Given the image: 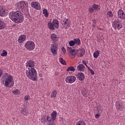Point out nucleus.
I'll use <instances>...</instances> for the list:
<instances>
[{"mask_svg": "<svg viewBox=\"0 0 125 125\" xmlns=\"http://www.w3.org/2000/svg\"><path fill=\"white\" fill-rule=\"evenodd\" d=\"M26 66L29 67L26 71V75L29 79L33 81V82H38V73L37 70L35 69V62L31 61L27 62Z\"/></svg>", "mask_w": 125, "mask_h": 125, "instance_id": "f257e3e1", "label": "nucleus"}, {"mask_svg": "<svg viewBox=\"0 0 125 125\" xmlns=\"http://www.w3.org/2000/svg\"><path fill=\"white\" fill-rule=\"evenodd\" d=\"M9 17L12 20L14 21L15 23L17 24H20V23H22L24 21V17L23 14L19 11L16 12H11L9 14Z\"/></svg>", "mask_w": 125, "mask_h": 125, "instance_id": "f03ea898", "label": "nucleus"}, {"mask_svg": "<svg viewBox=\"0 0 125 125\" xmlns=\"http://www.w3.org/2000/svg\"><path fill=\"white\" fill-rule=\"evenodd\" d=\"M3 82H5L6 87H12L14 85V82L12 76L5 73L2 77Z\"/></svg>", "mask_w": 125, "mask_h": 125, "instance_id": "7ed1b4c3", "label": "nucleus"}, {"mask_svg": "<svg viewBox=\"0 0 125 125\" xmlns=\"http://www.w3.org/2000/svg\"><path fill=\"white\" fill-rule=\"evenodd\" d=\"M51 39L53 41V44H51V51L53 54L55 55L57 54V51L58 50V43H57V35L55 34H52L51 35Z\"/></svg>", "mask_w": 125, "mask_h": 125, "instance_id": "20e7f679", "label": "nucleus"}, {"mask_svg": "<svg viewBox=\"0 0 125 125\" xmlns=\"http://www.w3.org/2000/svg\"><path fill=\"white\" fill-rule=\"evenodd\" d=\"M112 27H113L115 30H121L123 28L122 21H120L119 19L114 20L112 22Z\"/></svg>", "mask_w": 125, "mask_h": 125, "instance_id": "39448f33", "label": "nucleus"}, {"mask_svg": "<svg viewBox=\"0 0 125 125\" xmlns=\"http://www.w3.org/2000/svg\"><path fill=\"white\" fill-rule=\"evenodd\" d=\"M24 46L27 50H33L35 47V42L31 41H27L25 43Z\"/></svg>", "mask_w": 125, "mask_h": 125, "instance_id": "423d86ee", "label": "nucleus"}, {"mask_svg": "<svg viewBox=\"0 0 125 125\" xmlns=\"http://www.w3.org/2000/svg\"><path fill=\"white\" fill-rule=\"evenodd\" d=\"M61 24L64 29H68L71 26V21L67 18H64L61 21Z\"/></svg>", "mask_w": 125, "mask_h": 125, "instance_id": "0eeeda50", "label": "nucleus"}, {"mask_svg": "<svg viewBox=\"0 0 125 125\" xmlns=\"http://www.w3.org/2000/svg\"><path fill=\"white\" fill-rule=\"evenodd\" d=\"M68 51H69V56L70 58H75L76 57V55H77V50L76 49H73L71 47H67Z\"/></svg>", "mask_w": 125, "mask_h": 125, "instance_id": "6e6552de", "label": "nucleus"}, {"mask_svg": "<svg viewBox=\"0 0 125 125\" xmlns=\"http://www.w3.org/2000/svg\"><path fill=\"white\" fill-rule=\"evenodd\" d=\"M17 9L18 10H23L25 6H27L28 3L24 1H21L20 3H17Z\"/></svg>", "mask_w": 125, "mask_h": 125, "instance_id": "1a4fd4ad", "label": "nucleus"}, {"mask_svg": "<svg viewBox=\"0 0 125 125\" xmlns=\"http://www.w3.org/2000/svg\"><path fill=\"white\" fill-rule=\"evenodd\" d=\"M65 82L67 83H73L76 82V77L68 76L65 78Z\"/></svg>", "mask_w": 125, "mask_h": 125, "instance_id": "9d476101", "label": "nucleus"}, {"mask_svg": "<svg viewBox=\"0 0 125 125\" xmlns=\"http://www.w3.org/2000/svg\"><path fill=\"white\" fill-rule=\"evenodd\" d=\"M85 51L83 48H81L76 50V53L78 57H83L84 55Z\"/></svg>", "mask_w": 125, "mask_h": 125, "instance_id": "9b49d317", "label": "nucleus"}, {"mask_svg": "<svg viewBox=\"0 0 125 125\" xmlns=\"http://www.w3.org/2000/svg\"><path fill=\"white\" fill-rule=\"evenodd\" d=\"M116 107L117 110L119 111H124V104L121 102H117L116 103Z\"/></svg>", "mask_w": 125, "mask_h": 125, "instance_id": "f8f14e48", "label": "nucleus"}, {"mask_svg": "<svg viewBox=\"0 0 125 125\" xmlns=\"http://www.w3.org/2000/svg\"><path fill=\"white\" fill-rule=\"evenodd\" d=\"M76 77L79 81L81 82H83L84 81V79L85 77L84 76V74L82 72H78L76 75Z\"/></svg>", "mask_w": 125, "mask_h": 125, "instance_id": "ddd939ff", "label": "nucleus"}, {"mask_svg": "<svg viewBox=\"0 0 125 125\" xmlns=\"http://www.w3.org/2000/svg\"><path fill=\"white\" fill-rule=\"evenodd\" d=\"M31 5L32 7L35 8V9H37V10H40V9H41V6L38 2H32L31 3Z\"/></svg>", "mask_w": 125, "mask_h": 125, "instance_id": "4468645a", "label": "nucleus"}, {"mask_svg": "<svg viewBox=\"0 0 125 125\" xmlns=\"http://www.w3.org/2000/svg\"><path fill=\"white\" fill-rule=\"evenodd\" d=\"M118 16L120 19H125V14L124 11L119 10L118 12Z\"/></svg>", "mask_w": 125, "mask_h": 125, "instance_id": "2eb2a0df", "label": "nucleus"}, {"mask_svg": "<svg viewBox=\"0 0 125 125\" xmlns=\"http://www.w3.org/2000/svg\"><path fill=\"white\" fill-rule=\"evenodd\" d=\"M5 11H6V9L4 8L3 6H0V16L3 17V16H5Z\"/></svg>", "mask_w": 125, "mask_h": 125, "instance_id": "dca6fc26", "label": "nucleus"}, {"mask_svg": "<svg viewBox=\"0 0 125 125\" xmlns=\"http://www.w3.org/2000/svg\"><path fill=\"white\" fill-rule=\"evenodd\" d=\"M51 120V117H49L48 116L45 115L43 117L42 119V123H46V122H49Z\"/></svg>", "mask_w": 125, "mask_h": 125, "instance_id": "f3484780", "label": "nucleus"}, {"mask_svg": "<svg viewBox=\"0 0 125 125\" xmlns=\"http://www.w3.org/2000/svg\"><path fill=\"white\" fill-rule=\"evenodd\" d=\"M26 41V36L25 35H21L20 36L18 42L20 43H22V42H23Z\"/></svg>", "mask_w": 125, "mask_h": 125, "instance_id": "a211bd4d", "label": "nucleus"}, {"mask_svg": "<svg viewBox=\"0 0 125 125\" xmlns=\"http://www.w3.org/2000/svg\"><path fill=\"white\" fill-rule=\"evenodd\" d=\"M52 23L55 28L58 29V27H59V21H58V20L55 19L53 20Z\"/></svg>", "mask_w": 125, "mask_h": 125, "instance_id": "6ab92c4d", "label": "nucleus"}, {"mask_svg": "<svg viewBox=\"0 0 125 125\" xmlns=\"http://www.w3.org/2000/svg\"><path fill=\"white\" fill-rule=\"evenodd\" d=\"M77 68L79 71H81V72H83L84 71V69H85V67L83 64H80L77 66Z\"/></svg>", "mask_w": 125, "mask_h": 125, "instance_id": "aec40b11", "label": "nucleus"}, {"mask_svg": "<svg viewBox=\"0 0 125 125\" xmlns=\"http://www.w3.org/2000/svg\"><path fill=\"white\" fill-rule=\"evenodd\" d=\"M82 95H83V96H85V97H87V96H88V91L85 88L82 90Z\"/></svg>", "mask_w": 125, "mask_h": 125, "instance_id": "412c9836", "label": "nucleus"}, {"mask_svg": "<svg viewBox=\"0 0 125 125\" xmlns=\"http://www.w3.org/2000/svg\"><path fill=\"white\" fill-rule=\"evenodd\" d=\"M57 116V112H56V111H54L52 114H51V120L52 121H55V120H56V117Z\"/></svg>", "mask_w": 125, "mask_h": 125, "instance_id": "4be33fe9", "label": "nucleus"}, {"mask_svg": "<svg viewBox=\"0 0 125 125\" xmlns=\"http://www.w3.org/2000/svg\"><path fill=\"white\" fill-rule=\"evenodd\" d=\"M54 25L51 22H49L48 23V27L49 29L51 30L52 31H54L55 30V28L54 27Z\"/></svg>", "mask_w": 125, "mask_h": 125, "instance_id": "5701e85b", "label": "nucleus"}, {"mask_svg": "<svg viewBox=\"0 0 125 125\" xmlns=\"http://www.w3.org/2000/svg\"><path fill=\"white\" fill-rule=\"evenodd\" d=\"M5 28V23L4 21L0 20V30H2Z\"/></svg>", "mask_w": 125, "mask_h": 125, "instance_id": "b1692460", "label": "nucleus"}, {"mask_svg": "<svg viewBox=\"0 0 125 125\" xmlns=\"http://www.w3.org/2000/svg\"><path fill=\"white\" fill-rule=\"evenodd\" d=\"M73 41H74V43H75V44H77L78 45H80L81 44V40H80V39H74Z\"/></svg>", "mask_w": 125, "mask_h": 125, "instance_id": "393cba45", "label": "nucleus"}, {"mask_svg": "<svg viewBox=\"0 0 125 125\" xmlns=\"http://www.w3.org/2000/svg\"><path fill=\"white\" fill-rule=\"evenodd\" d=\"M57 94V90H54L51 94V97L52 98H55L56 97V95Z\"/></svg>", "mask_w": 125, "mask_h": 125, "instance_id": "a878e982", "label": "nucleus"}, {"mask_svg": "<svg viewBox=\"0 0 125 125\" xmlns=\"http://www.w3.org/2000/svg\"><path fill=\"white\" fill-rule=\"evenodd\" d=\"M99 54H100V51L97 50L96 52H95L93 54L94 58H97V57L99 56Z\"/></svg>", "mask_w": 125, "mask_h": 125, "instance_id": "bb28decb", "label": "nucleus"}, {"mask_svg": "<svg viewBox=\"0 0 125 125\" xmlns=\"http://www.w3.org/2000/svg\"><path fill=\"white\" fill-rule=\"evenodd\" d=\"M76 69L74 68V66H69L66 69L67 72H69V71H71V72H75Z\"/></svg>", "mask_w": 125, "mask_h": 125, "instance_id": "cd10ccee", "label": "nucleus"}, {"mask_svg": "<svg viewBox=\"0 0 125 125\" xmlns=\"http://www.w3.org/2000/svg\"><path fill=\"white\" fill-rule=\"evenodd\" d=\"M59 61L61 64H62V65H66V61L64 60L62 58H59Z\"/></svg>", "mask_w": 125, "mask_h": 125, "instance_id": "c85d7f7f", "label": "nucleus"}, {"mask_svg": "<svg viewBox=\"0 0 125 125\" xmlns=\"http://www.w3.org/2000/svg\"><path fill=\"white\" fill-rule=\"evenodd\" d=\"M21 113L24 116H27L28 110L26 108H23L21 110Z\"/></svg>", "mask_w": 125, "mask_h": 125, "instance_id": "c756f323", "label": "nucleus"}, {"mask_svg": "<svg viewBox=\"0 0 125 125\" xmlns=\"http://www.w3.org/2000/svg\"><path fill=\"white\" fill-rule=\"evenodd\" d=\"M76 125H86V124L83 121H79L76 123Z\"/></svg>", "mask_w": 125, "mask_h": 125, "instance_id": "7c9ffc66", "label": "nucleus"}, {"mask_svg": "<svg viewBox=\"0 0 125 125\" xmlns=\"http://www.w3.org/2000/svg\"><path fill=\"white\" fill-rule=\"evenodd\" d=\"M43 14L44 15L45 17H48V12H47V10H46V9H44L43 10Z\"/></svg>", "mask_w": 125, "mask_h": 125, "instance_id": "2f4dec72", "label": "nucleus"}, {"mask_svg": "<svg viewBox=\"0 0 125 125\" xmlns=\"http://www.w3.org/2000/svg\"><path fill=\"white\" fill-rule=\"evenodd\" d=\"M69 44L70 46H74V45H75V44H76L75 43V41L74 40H73V41H70L69 42Z\"/></svg>", "mask_w": 125, "mask_h": 125, "instance_id": "473e14b6", "label": "nucleus"}, {"mask_svg": "<svg viewBox=\"0 0 125 125\" xmlns=\"http://www.w3.org/2000/svg\"><path fill=\"white\" fill-rule=\"evenodd\" d=\"M1 56H6L7 55V51H5V50H3V53H1Z\"/></svg>", "mask_w": 125, "mask_h": 125, "instance_id": "72a5a7b5", "label": "nucleus"}, {"mask_svg": "<svg viewBox=\"0 0 125 125\" xmlns=\"http://www.w3.org/2000/svg\"><path fill=\"white\" fill-rule=\"evenodd\" d=\"M47 125H55V124L54 123V122H53V121H52L51 119L50 121H48Z\"/></svg>", "mask_w": 125, "mask_h": 125, "instance_id": "f704fd0d", "label": "nucleus"}, {"mask_svg": "<svg viewBox=\"0 0 125 125\" xmlns=\"http://www.w3.org/2000/svg\"><path fill=\"white\" fill-rule=\"evenodd\" d=\"M107 15L109 17H113V13H112V11H109L107 13Z\"/></svg>", "mask_w": 125, "mask_h": 125, "instance_id": "c9c22d12", "label": "nucleus"}, {"mask_svg": "<svg viewBox=\"0 0 125 125\" xmlns=\"http://www.w3.org/2000/svg\"><path fill=\"white\" fill-rule=\"evenodd\" d=\"M92 7L94 10H96V9H98V5L97 4H93L92 6Z\"/></svg>", "mask_w": 125, "mask_h": 125, "instance_id": "e433bc0d", "label": "nucleus"}, {"mask_svg": "<svg viewBox=\"0 0 125 125\" xmlns=\"http://www.w3.org/2000/svg\"><path fill=\"white\" fill-rule=\"evenodd\" d=\"M88 69L90 72L91 75H94V71L93 70L91 69L90 67H88Z\"/></svg>", "mask_w": 125, "mask_h": 125, "instance_id": "4c0bfd02", "label": "nucleus"}, {"mask_svg": "<svg viewBox=\"0 0 125 125\" xmlns=\"http://www.w3.org/2000/svg\"><path fill=\"white\" fill-rule=\"evenodd\" d=\"M12 92L14 93V94H19V90L18 89L13 91Z\"/></svg>", "mask_w": 125, "mask_h": 125, "instance_id": "58836bf2", "label": "nucleus"}, {"mask_svg": "<svg viewBox=\"0 0 125 125\" xmlns=\"http://www.w3.org/2000/svg\"><path fill=\"white\" fill-rule=\"evenodd\" d=\"M30 99V96L29 95H26L24 97L25 101H27V100H29Z\"/></svg>", "mask_w": 125, "mask_h": 125, "instance_id": "ea45409f", "label": "nucleus"}, {"mask_svg": "<svg viewBox=\"0 0 125 125\" xmlns=\"http://www.w3.org/2000/svg\"><path fill=\"white\" fill-rule=\"evenodd\" d=\"M82 63L84 64L85 66L87 67V68H88L89 67L88 66H87V64H86V62H85V61H83Z\"/></svg>", "mask_w": 125, "mask_h": 125, "instance_id": "a19ab883", "label": "nucleus"}, {"mask_svg": "<svg viewBox=\"0 0 125 125\" xmlns=\"http://www.w3.org/2000/svg\"><path fill=\"white\" fill-rule=\"evenodd\" d=\"M62 50L63 52V53H66V49L65 48V47H62Z\"/></svg>", "mask_w": 125, "mask_h": 125, "instance_id": "79ce46f5", "label": "nucleus"}, {"mask_svg": "<svg viewBox=\"0 0 125 125\" xmlns=\"http://www.w3.org/2000/svg\"><path fill=\"white\" fill-rule=\"evenodd\" d=\"M89 12H90L91 13H92V12H93L94 11V10H93V8H90L89 9Z\"/></svg>", "mask_w": 125, "mask_h": 125, "instance_id": "37998d69", "label": "nucleus"}, {"mask_svg": "<svg viewBox=\"0 0 125 125\" xmlns=\"http://www.w3.org/2000/svg\"><path fill=\"white\" fill-rule=\"evenodd\" d=\"M96 119H99V117H100V115L99 114H97L95 116Z\"/></svg>", "mask_w": 125, "mask_h": 125, "instance_id": "c03bdc74", "label": "nucleus"}, {"mask_svg": "<svg viewBox=\"0 0 125 125\" xmlns=\"http://www.w3.org/2000/svg\"><path fill=\"white\" fill-rule=\"evenodd\" d=\"M2 73V70L0 69V77H1Z\"/></svg>", "mask_w": 125, "mask_h": 125, "instance_id": "a18cd8bd", "label": "nucleus"}, {"mask_svg": "<svg viewBox=\"0 0 125 125\" xmlns=\"http://www.w3.org/2000/svg\"><path fill=\"white\" fill-rule=\"evenodd\" d=\"M93 23H94V24H96V21L95 20H93Z\"/></svg>", "mask_w": 125, "mask_h": 125, "instance_id": "49530a36", "label": "nucleus"}]
</instances>
